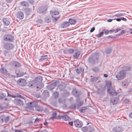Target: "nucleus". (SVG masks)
<instances>
[{
    "mask_svg": "<svg viewBox=\"0 0 132 132\" xmlns=\"http://www.w3.org/2000/svg\"><path fill=\"white\" fill-rule=\"evenodd\" d=\"M98 61V56L95 54L92 55L88 58V61L91 64H94L97 63Z\"/></svg>",
    "mask_w": 132,
    "mask_h": 132,
    "instance_id": "nucleus-1",
    "label": "nucleus"
},
{
    "mask_svg": "<svg viewBox=\"0 0 132 132\" xmlns=\"http://www.w3.org/2000/svg\"><path fill=\"white\" fill-rule=\"evenodd\" d=\"M3 48L6 50H11L14 48L13 44L11 43L4 42Z\"/></svg>",
    "mask_w": 132,
    "mask_h": 132,
    "instance_id": "nucleus-2",
    "label": "nucleus"
},
{
    "mask_svg": "<svg viewBox=\"0 0 132 132\" xmlns=\"http://www.w3.org/2000/svg\"><path fill=\"white\" fill-rule=\"evenodd\" d=\"M3 39L4 41L10 42H13L14 40L13 36L9 34L5 35L3 37Z\"/></svg>",
    "mask_w": 132,
    "mask_h": 132,
    "instance_id": "nucleus-3",
    "label": "nucleus"
},
{
    "mask_svg": "<svg viewBox=\"0 0 132 132\" xmlns=\"http://www.w3.org/2000/svg\"><path fill=\"white\" fill-rule=\"evenodd\" d=\"M30 104H31V106L33 107H35L36 110L38 111H42L43 110V109L42 107L37 105L36 102H30Z\"/></svg>",
    "mask_w": 132,
    "mask_h": 132,
    "instance_id": "nucleus-4",
    "label": "nucleus"
},
{
    "mask_svg": "<svg viewBox=\"0 0 132 132\" xmlns=\"http://www.w3.org/2000/svg\"><path fill=\"white\" fill-rule=\"evenodd\" d=\"M126 75L125 72L123 70H121L117 75H116V77L118 80H121L125 77Z\"/></svg>",
    "mask_w": 132,
    "mask_h": 132,
    "instance_id": "nucleus-5",
    "label": "nucleus"
},
{
    "mask_svg": "<svg viewBox=\"0 0 132 132\" xmlns=\"http://www.w3.org/2000/svg\"><path fill=\"white\" fill-rule=\"evenodd\" d=\"M51 14L54 21L56 22L59 19V17L56 16L59 14V12H58L56 11H54L51 13Z\"/></svg>",
    "mask_w": 132,
    "mask_h": 132,
    "instance_id": "nucleus-6",
    "label": "nucleus"
},
{
    "mask_svg": "<svg viewBox=\"0 0 132 132\" xmlns=\"http://www.w3.org/2000/svg\"><path fill=\"white\" fill-rule=\"evenodd\" d=\"M123 131V129L121 126H117L113 129L112 132H121Z\"/></svg>",
    "mask_w": 132,
    "mask_h": 132,
    "instance_id": "nucleus-7",
    "label": "nucleus"
},
{
    "mask_svg": "<svg viewBox=\"0 0 132 132\" xmlns=\"http://www.w3.org/2000/svg\"><path fill=\"white\" fill-rule=\"evenodd\" d=\"M73 122L74 125L77 127L80 128L82 125V122L80 121H79L78 119L74 121Z\"/></svg>",
    "mask_w": 132,
    "mask_h": 132,
    "instance_id": "nucleus-8",
    "label": "nucleus"
},
{
    "mask_svg": "<svg viewBox=\"0 0 132 132\" xmlns=\"http://www.w3.org/2000/svg\"><path fill=\"white\" fill-rule=\"evenodd\" d=\"M72 57L74 59H80L81 57L80 52L79 51H77L73 55Z\"/></svg>",
    "mask_w": 132,
    "mask_h": 132,
    "instance_id": "nucleus-9",
    "label": "nucleus"
},
{
    "mask_svg": "<svg viewBox=\"0 0 132 132\" xmlns=\"http://www.w3.org/2000/svg\"><path fill=\"white\" fill-rule=\"evenodd\" d=\"M108 92L110 95L112 96H116L117 93L114 89L112 88H108Z\"/></svg>",
    "mask_w": 132,
    "mask_h": 132,
    "instance_id": "nucleus-10",
    "label": "nucleus"
},
{
    "mask_svg": "<svg viewBox=\"0 0 132 132\" xmlns=\"http://www.w3.org/2000/svg\"><path fill=\"white\" fill-rule=\"evenodd\" d=\"M18 84L21 86H25L26 84V81L24 79H20L18 81Z\"/></svg>",
    "mask_w": 132,
    "mask_h": 132,
    "instance_id": "nucleus-11",
    "label": "nucleus"
},
{
    "mask_svg": "<svg viewBox=\"0 0 132 132\" xmlns=\"http://www.w3.org/2000/svg\"><path fill=\"white\" fill-rule=\"evenodd\" d=\"M57 82H53L51 84L47 86V88L50 90H52L54 89L56 86L57 85Z\"/></svg>",
    "mask_w": 132,
    "mask_h": 132,
    "instance_id": "nucleus-12",
    "label": "nucleus"
},
{
    "mask_svg": "<svg viewBox=\"0 0 132 132\" xmlns=\"http://www.w3.org/2000/svg\"><path fill=\"white\" fill-rule=\"evenodd\" d=\"M12 65L15 68H17L21 67V64L19 62L16 61H13L12 63Z\"/></svg>",
    "mask_w": 132,
    "mask_h": 132,
    "instance_id": "nucleus-13",
    "label": "nucleus"
},
{
    "mask_svg": "<svg viewBox=\"0 0 132 132\" xmlns=\"http://www.w3.org/2000/svg\"><path fill=\"white\" fill-rule=\"evenodd\" d=\"M47 8L45 6L40 7L38 11V12L40 13L45 14L46 12V10Z\"/></svg>",
    "mask_w": 132,
    "mask_h": 132,
    "instance_id": "nucleus-14",
    "label": "nucleus"
},
{
    "mask_svg": "<svg viewBox=\"0 0 132 132\" xmlns=\"http://www.w3.org/2000/svg\"><path fill=\"white\" fill-rule=\"evenodd\" d=\"M9 116H7L6 117L4 115H2L1 116L0 118L2 120L3 122L5 121V123H6L7 122L9 119Z\"/></svg>",
    "mask_w": 132,
    "mask_h": 132,
    "instance_id": "nucleus-15",
    "label": "nucleus"
},
{
    "mask_svg": "<svg viewBox=\"0 0 132 132\" xmlns=\"http://www.w3.org/2000/svg\"><path fill=\"white\" fill-rule=\"evenodd\" d=\"M72 93L73 95L76 97H78L80 95V93L78 92L75 88H73Z\"/></svg>",
    "mask_w": 132,
    "mask_h": 132,
    "instance_id": "nucleus-16",
    "label": "nucleus"
},
{
    "mask_svg": "<svg viewBox=\"0 0 132 132\" xmlns=\"http://www.w3.org/2000/svg\"><path fill=\"white\" fill-rule=\"evenodd\" d=\"M16 103L17 104L20 106H22L23 104V101L21 99L17 98L15 100Z\"/></svg>",
    "mask_w": 132,
    "mask_h": 132,
    "instance_id": "nucleus-17",
    "label": "nucleus"
},
{
    "mask_svg": "<svg viewBox=\"0 0 132 132\" xmlns=\"http://www.w3.org/2000/svg\"><path fill=\"white\" fill-rule=\"evenodd\" d=\"M10 50H5L3 51V54L5 56L7 57H10L11 55V53L10 52Z\"/></svg>",
    "mask_w": 132,
    "mask_h": 132,
    "instance_id": "nucleus-18",
    "label": "nucleus"
},
{
    "mask_svg": "<svg viewBox=\"0 0 132 132\" xmlns=\"http://www.w3.org/2000/svg\"><path fill=\"white\" fill-rule=\"evenodd\" d=\"M69 25V22H63L61 25V27L63 28H67Z\"/></svg>",
    "mask_w": 132,
    "mask_h": 132,
    "instance_id": "nucleus-19",
    "label": "nucleus"
},
{
    "mask_svg": "<svg viewBox=\"0 0 132 132\" xmlns=\"http://www.w3.org/2000/svg\"><path fill=\"white\" fill-rule=\"evenodd\" d=\"M42 77L40 76H38L36 78L35 80V83H41V82L42 81Z\"/></svg>",
    "mask_w": 132,
    "mask_h": 132,
    "instance_id": "nucleus-20",
    "label": "nucleus"
},
{
    "mask_svg": "<svg viewBox=\"0 0 132 132\" xmlns=\"http://www.w3.org/2000/svg\"><path fill=\"white\" fill-rule=\"evenodd\" d=\"M17 18L20 19H22L24 17V14L22 12H18L17 14Z\"/></svg>",
    "mask_w": 132,
    "mask_h": 132,
    "instance_id": "nucleus-21",
    "label": "nucleus"
},
{
    "mask_svg": "<svg viewBox=\"0 0 132 132\" xmlns=\"http://www.w3.org/2000/svg\"><path fill=\"white\" fill-rule=\"evenodd\" d=\"M48 55H43L41 56V58L39 59L40 61H47L48 59Z\"/></svg>",
    "mask_w": 132,
    "mask_h": 132,
    "instance_id": "nucleus-22",
    "label": "nucleus"
},
{
    "mask_svg": "<svg viewBox=\"0 0 132 132\" xmlns=\"http://www.w3.org/2000/svg\"><path fill=\"white\" fill-rule=\"evenodd\" d=\"M87 129V132H92L95 130V129L92 125L88 126Z\"/></svg>",
    "mask_w": 132,
    "mask_h": 132,
    "instance_id": "nucleus-23",
    "label": "nucleus"
},
{
    "mask_svg": "<svg viewBox=\"0 0 132 132\" xmlns=\"http://www.w3.org/2000/svg\"><path fill=\"white\" fill-rule=\"evenodd\" d=\"M112 49L111 48H107L105 49L104 51V53L106 54H109L111 53L112 51Z\"/></svg>",
    "mask_w": 132,
    "mask_h": 132,
    "instance_id": "nucleus-24",
    "label": "nucleus"
},
{
    "mask_svg": "<svg viewBox=\"0 0 132 132\" xmlns=\"http://www.w3.org/2000/svg\"><path fill=\"white\" fill-rule=\"evenodd\" d=\"M65 88V86L64 84H61L57 88V89L61 91Z\"/></svg>",
    "mask_w": 132,
    "mask_h": 132,
    "instance_id": "nucleus-25",
    "label": "nucleus"
},
{
    "mask_svg": "<svg viewBox=\"0 0 132 132\" xmlns=\"http://www.w3.org/2000/svg\"><path fill=\"white\" fill-rule=\"evenodd\" d=\"M0 72L3 74H6L8 72L6 68H2L0 69Z\"/></svg>",
    "mask_w": 132,
    "mask_h": 132,
    "instance_id": "nucleus-26",
    "label": "nucleus"
},
{
    "mask_svg": "<svg viewBox=\"0 0 132 132\" xmlns=\"http://www.w3.org/2000/svg\"><path fill=\"white\" fill-rule=\"evenodd\" d=\"M118 101V99L116 98H114L112 99L111 100V102L113 103V105L116 104Z\"/></svg>",
    "mask_w": 132,
    "mask_h": 132,
    "instance_id": "nucleus-27",
    "label": "nucleus"
},
{
    "mask_svg": "<svg viewBox=\"0 0 132 132\" xmlns=\"http://www.w3.org/2000/svg\"><path fill=\"white\" fill-rule=\"evenodd\" d=\"M44 86L43 84L42 83H38L37 84L36 88L37 90H39L42 88Z\"/></svg>",
    "mask_w": 132,
    "mask_h": 132,
    "instance_id": "nucleus-28",
    "label": "nucleus"
},
{
    "mask_svg": "<svg viewBox=\"0 0 132 132\" xmlns=\"http://www.w3.org/2000/svg\"><path fill=\"white\" fill-rule=\"evenodd\" d=\"M15 73L17 75V77H20L23 76L24 75L26 74V72H20L19 73H18L16 70L15 71Z\"/></svg>",
    "mask_w": 132,
    "mask_h": 132,
    "instance_id": "nucleus-29",
    "label": "nucleus"
},
{
    "mask_svg": "<svg viewBox=\"0 0 132 132\" xmlns=\"http://www.w3.org/2000/svg\"><path fill=\"white\" fill-rule=\"evenodd\" d=\"M21 4V5L22 6H24L25 7H28L29 6V4L27 2L25 1H23L21 2L20 4Z\"/></svg>",
    "mask_w": 132,
    "mask_h": 132,
    "instance_id": "nucleus-30",
    "label": "nucleus"
},
{
    "mask_svg": "<svg viewBox=\"0 0 132 132\" xmlns=\"http://www.w3.org/2000/svg\"><path fill=\"white\" fill-rule=\"evenodd\" d=\"M3 21L4 24L6 26H8L10 24V21H8L7 19L6 18H3Z\"/></svg>",
    "mask_w": 132,
    "mask_h": 132,
    "instance_id": "nucleus-31",
    "label": "nucleus"
},
{
    "mask_svg": "<svg viewBox=\"0 0 132 132\" xmlns=\"http://www.w3.org/2000/svg\"><path fill=\"white\" fill-rule=\"evenodd\" d=\"M122 70L123 71H128L130 70L131 68L128 66H124L122 67Z\"/></svg>",
    "mask_w": 132,
    "mask_h": 132,
    "instance_id": "nucleus-32",
    "label": "nucleus"
},
{
    "mask_svg": "<svg viewBox=\"0 0 132 132\" xmlns=\"http://www.w3.org/2000/svg\"><path fill=\"white\" fill-rule=\"evenodd\" d=\"M44 21L45 22L49 23L51 21V17L50 16H47L44 19Z\"/></svg>",
    "mask_w": 132,
    "mask_h": 132,
    "instance_id": "nucleus-33",
    "label": "nucleus"
},
{
    "mask_svg": "<svg viewBox=\"0 0 132 132\" xmlns=\"http://www.w3.org/2000/svg\"><path fill=\"white\" fill-rule=\"evenodd\" d=\"M65 121L68 120L70 119V117L67 115H64L61 117Z\"/></svg>",
    "mask_w": 132,
    "mask_h": 132,
    "instance_id": "nucleus-34",
    "label": "nucleus"
},
{
    "mask_svg": "<svg viewBox=\"0 0 132 132\" xmlns=\"http://www.w3.org/2000/svg\"><path fill=\"white\" fill-rule=\"evenodd\" d=\"M69 21L70 23L71 24H74L76 22L75 20L72 19H70Z\"/></svg>",
    "mask_w": 132,
    "mask_h": 132,
    "instance_id": "nucleus-35",
    "label": "nucleus"
},
{
    "mask_svg": "<svg viewBox=\"0 0 132 132\" xmlns=\"http://www.w3.org/2000/svg\"><path fill=\"white\" fill-rule=\"evenodd\" d=\"M84 71V69L82 68H78L76 70V72L78 73H81Z\"/></svg>",
    "mask_w": 132,
    "mask_h": 132,
    "instance_id": "nucleus-36",
    "label": "nucleus"
},
{
    "mask_svg": "<svg viewBox=\"0 0 132 132\" xmlns=\"http://www.w3.org/2000/svg\"><path fill=\"white\" fill-rule=\"evenodd\" d=\"M43 94L44 96L47 97L48 96L49 93L48 90H45L43 91Z\"/></svg>",
    "mask_w": 132,
    "mask_h": 132,
    "instance_id": "nucleus-37",
    "label": "nucleus"
},
{
    "mask_svg": "<svg viewBox=\"0 0 132 132\" xmlns=\"http://www.w3.org/2000/svg\"><path fill=\"white\" fill-rule=\"evenodd\" d=\"M92 70L94 72L96 73L98 72L99 71V69L96 67L93 68H92Z\"/></svg>",
    "mask_w": 132,
    "mask_h": 132,
    "instance_id": "nucleus-38",
    "label": "nucleus"
},
{
    "mask_svg": "<svg viewBox=\"0 0 132 132\" xmlns=\"http://www.w3.org/2000/svg\"><path fill=\"white\" fill-rule=\"evenodd\" d=\"M59 94L58 92L57 91H55L53 94V96L55 98H57L59 96Z\"/></svg>",
    "mask_w": 132,
    "mask_h": 132,
    "instance_id": "nucleus-39",
    "label": "nucleus"
},
{
    "mask_svg": "<svg viewBox=\"0 0 132 132\" xmlns=\"http://www.w3.org/2000/svg\"><path fill=\"white\" fill-rule=\"evenodd\" d=\"M74 51V50L72 49H69L67 50V51L70 54H72L73 52Z\"/></svg>",
    "mask_w": 132,
    "mask_h": 132,
    "instance_id": "nucleus-40",
    "label": "nucleus"
},
{
    "mask_svg": "<svg viewBox=\"0 0 132 132\" xmlns=\"http://www.w3.org/2000/svg\"><path fill=\"white\" fill-rule=\"evenodd\" d=\"M81 130L84 132H87V126L85 127L82 128Z\"/></svg>",
    "mask_w": 132,
    "mask_h": 132,
    "instance_id": "nucleus-41",
    "label": "nucleus"
},
{
    "mask_svg": "<svg viewBox=\"0 0 132 132\" xmlns=\"http://www.w3.org/2000/svg\"><path fill=\"white\" fill-rule=\"evenodd\" d=\"M103 32H101L99 34L96 35V37L97 38H100L103 35Z\"/></svg>",
    "mask_w": 132,
    "mask_h": 132,
    "instance_id": "nucleus-42",
    "label": "nucleus"
},
{
    "mask_svg": "<svg viewBox=\"0 0 132 132\" xmlns=\"http://www.w3.org/2000/svg\"><path fill=\"white\" fill-rule=\"evenodd\" d=\"M106 85L108 87H109L108 88H110L111 85V81H109L107 82Z\"/></svg>",
    "mask_w": 132,
    "mask_h": 132,
    "instance_id": "nucleus-43",
    "label": "nucleus"
},
{
    "mask_svg": "<svg viewBox=\"0 0 132 132\" xmlns=\"http://www.w3.org/2000/svg\"><path fill=\"white\" fill-rule=\"evenodd\" d=\"M57 115V113L55 112H54L52 113V117H51L52 118H56Z\"/></svg>",
    "mask_w": 132,
    "mask_h": 132,
    "instance_id": "nucleus-44",
    "label": "nucleus"
},
{
    "mask_svg": "<svg viewBox=\"0 0 132 132\" xmlns=\"http://www.w3.org/2000/svg\"><path fill=\"white\" fill-rule=\"evenodd\" d=\"M98 79L97 77H93L90 79V81L94 82L95 80H97Z\"/></svg>",
    "mask_w": 132,
    "mask_h": 132,
    "instance_id": "nucleus-45",
    "label": "nucleus"
},
{
    "mask_svg": "<svg viewBox=\"0 0 132 132\" xmlns=\"http://www.w3.org/2000/svg\"><path fill=\"white\" fill-rule=\"evenodd\" d=\"M16 97L21 98L23 99H24V97L23 96H22L21 95L19 94H17Z\"/></svg>",
    "mask_w": 132,
    "mask_h": 132,
    "instance_id": "nucleus-46",
    "label": "nucleus"
},
{
    "mask_svg": "<svg viewBox=\"0 0 132 132\" xmlns=\"http://www.w3.org/2000/svg\"><path fill=\"white\" fill-rule=\"evenodd\" d=\"M103 32H104L105 34H108L109 32V31L108 30L105 29H103Z\"/></svg>",
    "mask_w": 132,
    "mask_h": 132,
    "instance_id": "nucleus-47",
    "label": "nucleus"
},
{
    "mask_svg": "<svg viewBox=\"0 0 132 132\" xmlns=\"http://www.w3.org/2000/svg\"><path fill=\"white\" fill-rule=\"evenodd\" d=\"M117 36H118L117 35H116V36H109L108 37H107L108 38H116Z\"/></svg>",
    "mask_w": 132,
    "mask_h": 132,
    "instance_id": "nucleus-48",
    "label": "nucleus"
},
{
    "mask_svg": "<svg viewBox=\"0 0 132 132\" xmlns=\"http://www.w3.org/2000/svg\"><path fill=\"white\" fill-rule=\"evenodd\" d=\"M86 109L85 107H84L82 108L81 110H80V112H84V110Z\"/></svg>",
    "mask_w": 132,
    "mask_h": 132,
    "instance_id": "nucleus-49",
    "label": "nucleus"
},
{
    "mask_svg": "<svg viewBox=\"0 0 132 132\" xmlns=\"http://www.w3.org/2000/svg\"><path fill=\"white\" fill-rule=\"evenodd\" d=\"M121 85L123 87L127 85H128V84L126 82H123L121 84Z\"/></svg>",
    "mask_w": 132,
    "mask_h": 132,
    "instance_id": "nucleus-50",
    "label": "nucleus"
},
{
    "mask_svg": "<svg viewBox=\"0 0 132 132\" xmlns=\"http://www.w3.org/2000/svg\"><path fill=\"white\" fill-rule=\"evenodd\" d=\"M125 30H123L121 31V32L119 34H118V35H117L118 36H120L121 35H122L125 32Z\"/></svg>",
    "mask_w": 132,
    "mask_h": 132,
    "instance_id": "nucleus-51",
    "label": "nucleus"
},
{
    "mask_svg": "<svg viewBox=\"0 0 132 132\" xmlns=\"http://www.w3.org/2000/svg\"><path fill=\"white\" fill-rule=\"evenodd\" d=\"M37 22L38 23H41L43 22V21L41 19H39L37 20Z\"/></svg>",
    "mask_w": 132,
    "mask_h": 132,
    "instance_id": "nucleus-52",
    "label": "nucleus"
},
{
    "mask_svg": "<svg viewBox=\"0 0 132 132\" xmlns=\"http://www.w3.org/2000/svg\"><path fill=\"white\" fill-rule=\"evenodd\" d=\"M129 100L128 99H126L124 100V102L126 103H129Z\"/></svg>",
    "mask_w": 132,
    "mask_h": 132,
    "instance_id": "nucleus-53",
    "label": "nucleus"
},
{
    "mask_svg": "<svg viewBox=\"0 0 132 132\" xmlns=\"http://www.w3.org/2000/svg\"><path fill=\"white\" fill-rule=\"evenodd\" d=\"M28 86L29 87H34L33 84H31L30 83L28 84Z\"/></svg>",
    "mask_w": 132,
    "mask_h": 132,
    "instance_id": "nucleus-54",
    "label": "nucleus"
},
{
    "mask_svg": "<svg viewBox=\"0 0 132 132\" xmlns=\"http://www.w3.org/2000/svg\"><path fill=\"white\" fill-rule=\"evenodd\" d=\"M7 96H10L13 98H15L16 97V96H15L14 95H11L9 94L8 93V95Z\"/></svg>",
    "mask_w": 132,
    "mask_h": 132,
    "instance_id": "nucleus-55",
    "label": "nucleus"
},
{
    "mask_svg": "<svg viewBox=\"0 0 132 132\" xmlns=\"http://www.w3.org/2000/svg\"><path fill=\"white\" fill-rule=\"evenodd\" d=\"M95 30V27H93L90 30V32H93Z\"/></svg>",
    "mask_w": 132,
    "mask_h": 132,
    "instance_id": "nucleus-56",
    "label": "nucleus"
},
{
    "mask_svg": "<svg viewBox=\"0 0 132 132\" xmlns=\"http://www.w3.org/2000/svg\"><path fill=\"white\" fill-rule=\"evenodd\" d=\"M126 15L125 14V13H121L120 14H119V16H125Z\"/></svg>",
    "mask_w": 132,
    "mask_h": 132,
    "instance_id": "nucleus-57",
    "label": "nucleus"
},
{
    "mask_svg": "<svg viewBox=\"0 0 132 132\" xmlns=\"http://www.w3.org/2000/svg\"><path fill=\"white\" fill-rule=\"evenodd\" d=\"M121 20H122L123 21H126L127 20L126 19V18H125L124 17H121Z\"/></svg>",
    "mask_w": 132,
    "mask_h": 132,
    "instance_id": "nucleus-58",
    "label": "nucleus"
},
{
    "mask_svg": "<svg viewBox=\"0 0 132 132\" xmlns=\"http://www.w3.org/2000/svg\"><path fill=\"white\" fill-rule=\"evenodd\" d=\"M113 20H116L118 21H121V18H117L113 19Z\"/></svg>",
    "mask_w": 132,
    "mask_h": 132,
    "instance_id": "nucleus-59",
    "label": "nucleus"
},
{
    "mask_svg": "<svg viewBox=\"0 0 132 132\" xmlns=\"http://www.w3.org/2000/svg\"><path fill=\"white\" fill-rule=\"evenodd\" d=\"M121 30V29H117L116 30H115V31H114L116 33V32H118V31L120 30Z\"/></svg>",
    "mask_w": 132,
    "mask_h": 132,
    "instance_id": "nucleus-60",
    "label": "nucleus"
},
{
    "mask_svg": "<svg viewBox=\"0 0 132 132\" xmlns=\"http://www.w3.org/2000/svg\"><path fill=\"white\" fill-rule=\"evenodd\" d=\"M129 116L130 118H132V112L130 113L129 114Z\"/></svg>",
    "mask_w": 132,
    "mask_h": 132,
    "instance_id": "nucleus-61",
    "label": "nucleus"
},
{
    "mask_svg": "<svg viewBox=\"0 0 132 132\" xmlns=\"http://www.w3.org/2000/svg\"><path fill=\"white\" fill-rule=\"evenodd\" d=\"M69 124L71 126H73V122H69Z\"/></svg>",
    "mask_w": 132,
    "mask_h": 132,
    "instance_id": "nucleus-62",
    "label": "nucleus"
},
{
    "mask_svg": "<svg viewBox=\"0 0 132 132\" xmlns=\"http://www.w3.org/2000/svg\"><path fill=\"white\" fill-rule=\"evenodd\" d=\"M129 32L130 34H132V29H129Z\"/></svg>",
    "mask_w": 132,
    "mask_h": 132,
    "instance_id": "nucleus-63",
    "label": "nucleus"
},
{
    "mask_svg": "<svg viewBox=\"0 0 132 132\" xmlns=\"http://www.w3.org/2000/svg\"><path fill=\"white\" fill-rule=\"evenodd\" d=\"M40 132H47V131L45 129H44L41 131Z\"/></svg>",
    "mask_w": 132,
    "mask_h": 132,
    "instance_id": "nucleus-64",
    "label": "nucleus"
}]
</instances>
